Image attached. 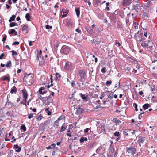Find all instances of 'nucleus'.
<instances>
[{
  "label": "nucleus",
  "mask_w": 157,
  "mask_h": 157,
  "mask_svg": "<svg viewBox=\"0 0 157 157\" xmlns=\"http://www.w3.org/2000/svg\"><path fill=\"white\" fill-rule=\"evenodd\" d=\"M113 94H109L108 95V98L110 99H112L113 98Z\"/></svg>",
  "instance_id": "obj_44"
},
{
  "label": "nucleus",
  "mask_w": 157,
  "mask_h": 157,
  "mask_svg": "<svg viewBox=\"0 0 157 157\" xmlns=\"http://www.w3.org/2000/svg\"><path fill=\"white\" fill-rule=\"evenodd\" d=\"M44 87H41L39 90V91L40 92V93L42 94H44L45 92L44 91H42L43 90H44Z\"/></svg>",
  "instance_id": "obj_22"
},
{
  "label": "nucleus",
  "mask_w": 157,
  "mask_h": 157,
  "mask_svg": "<svg viewBox=\"0 0 157 157\" xmlns=\"http://www.w3.org/2000/svg\"><path fill=\"white\" fill-rule=\"evenodd\" d=\"M112 121L113 122L117 124L121 123V121L116 118H114Z\"/></svg>",
  "instance_id": "obj_15"
},
{
  "label": "nucleus",
  "mask_w": 157,
  "mask_h": 157,
  "mask_svg": "<svg viewBox=\"0 0 157 157\" xmlns=\"http://www.w3.org/2000/svg\"><path fill=\"white\" fill-rule=\"evenodd\" d=\"M4 56H5V54L4 53H2L0 56V59H2Z\"/></svg>",
  "instance_id": "obj_46"
},
{
  "label": "nucleus",
  "mask_w": 157,
  "mask_h": 157,
  "mask_svg": "<svg viewBox=\"0 0 157 157\" xmlns=\"http://www.w3.org/2000/svg\"><path fill=\"white\" fill-rule=\"evenodd\" d=\"M16 17V16L14 15H13L12 16L10 17V19L9 20V22H11L12 21H14Z\"/></svg>",
  "instance_id": "obj_23"
},
{
  "label": "nucleus",
  "mask_w": 157,
  "mask_h": 157,
  "mask_svg": "<svg viewBox=\"0 0 157 157\" xmlns=\"http://www.w3.org/2000/svg\"><path fill=\"white\" fill-rule=\"evenodd\" d=\"M129 131H130V132H129V134H132V135H133L135 134V131L133 130L132 129H129Z\"/></svg>",
  "instance_id": "obj_42"
},
{
  "label": "nucleus",
  "mask_w": 157,
  "mask_h": 157,
  "mask_svg": "<svg viewBox=\"0 0 157 157\" xmlns=\"http://www.w3.org/2000/svg\"><path fill=\"white\" fill-rule=\"evenodd\" d=\"M75 31L76 32H77L78 33H79L81 32V31L79 30L78 29H77Z\"/></svg>",
  "instance_id": "obj_55"
},
{
  "label": "nucleus",
  "mask_w": 157,
  "mask_h": 157,
  "mask_svg": "<svg viewBox=\"0 0 157 157\" xmlns=\"http://www.w3.org/2000/svg\"><path fill=\"white\" fill-rule=\"evenodd\" d=\"M145 140V138L144 137L140 136L139 137L137 142L139 143H143Z\"/></svg>",
  "instance_id": "obj_9"
},
{
  "label": "nucleus",
  "mask_w": 157,
  "mask_h": 157,
  "mask_svg": "<svg viewBox=\"0 0 157 157\" xmlns=\"http://www.w3.org/2000/svg\"><path fill=\"white\" fill-rule=\"evenodd\" d=\"M17 89L16 87L15 86H14L12 88L10 92L12 93H16L17 92Z\"/></svg>",
  "instance_id": "obj_19"
},
{
  "label": "nucleus",
  "mask_w": 157,
  "mask_h": 157,
  "mask_svg": "<svg viewBox=\"0 0 157 157\" xmlns=\"http://www.w3.org/2000/svg\"><path fill=\"white\" fill-rule=\"evenodd\" d=\"M150 106V105L146 103L144 104L143 106V108L144 110H145L147 109H148V107Z\"/></svg>",
  "instance_id": "obj_21"
},
{
  "label": "nucleus",
  "mask_w": 157,
  "mask_h": 157,
  "mask_svg": "<svg viewBox=\"0 0 157 157\" xmlns=\"http://www.w3.org/2000/svg\"><path fill=\"white\" fill-rule=\"evenodd\" d=\"M43 58L41 57V55L38 54L37 56V62H39V64L41 65L42 64Z\"/></svg>",
  "instance_id": "obj_6"
},
{
  "label": "nucleus",
  "mask_w": 157,
  "mask_h": 157,
  "mask_svg": "<svg viewBox=\"0 0 157 157\" xmlns=\"http://www.w3.org/2000/svg\"><path fill=\"white\" fill-rule=\"evenodd\" d=\"M43 117L42 115L40 114L36 118L38 121H40L42 118H43Z\"/></svg>",
  "instance_id": "obj_37"
},
{
  "label": "nucleus",
  "mask_w": 157,
  "mask_h": 157,
  "mask_svg": "<svg viewBox=\"0 0 157 157\" xmlns=\"http://www.w3.org/2000/svg\"><path fill=\"white\" fill-rule=\"evenodd\" d=\"M13 148L15 149V151L17 152H20L21 150V148L19 147L17 144L14 145Z\"/></svg>",
  "instance_id": "obj_10"
},
{
  "label": "nucleus",
  "mask_w": 157,
  "mask_h": 157,
  "mask_svg": "<svg viewBox=\"0 0 157 157\" xmlns=\"http://www.w3.org/2000/svg\"><path fill=\"white\" fill-rule=\"evenodd\" d=\"M133 105L135 108V110L136 111H138V109H137V105L136 103H134Z\"/></svg>",
  "instance_id": "obj_40"
},
{
  "label": "nucleus",
  "mask_w": 157,
  "mask_h": 157,
  "mask_svg": "<svg viewBox=\"0 0 157 157\" xmlns=\"http://www.w3.org/2000/svg\"><path fill=\"white\" fill-rule=\"evenodd\" d=\"M114 135L116 136H118L120 135L119 132H116L114 133Z\"/></svg>",
  "instance_id": "obj_47"
},
{
  "label": "nucleus",
  "mask_w": 157,
  "mask_h": 157,
  "mask_svg": "<svg viewBox=\"0 0 157 157\" xmlns=\"http://www.w3.org/2000/svg\"><path fill=\"white\" fill-rule=\"evenodd\" d=\"M143 92L142 91H140L139 92V94L140 95H142L143 94Z\"/></svg>",
  "instance_id": "obj_63"
},
{
  "label": "nucleus",
  "mask_w": 157,
  "mask_h": 157,
  "mask_svg": "<svg viewBox=\"0 0 157 157\" xmlns=\"http://www.w3.org/2000/svg\"><path fill=\"white\" fill-rule=\"evenodd\" d=\"M146 114V112H142L140 113L139 115L138 118L139 119H141L142 117L144 116V115Z\"/></svg>",
  "instance_id": "obj_27"
},
{
  "label": "nucleus",
  "mask_w": 157,
  "mask_h": 157,
  "mask_svg": "<svg viewBox=\"0 0 157 157\" xmlns=\"http://www.w3.org/2000/svg\"><path fill=\"white\" fill-rule=\"evenodd\" d=\"M143 36L142 33H140L139 31H138L135 33V38L137 41L141 42L143 41V38H142Z\"/></svg>",
  "instance_id": "obj_2"
},
{
  "label": "nucleus",
  "mask_w": 157,
  "mask_h": 157,
  "mask_svg": "<svg viewBox=\"0 0 157 157\" xmlns=\"http://www.w3.org/2000/svg\"><path fill=\"white\" fill-rule=\"evenodd\" d=\"M136 151V148L132 147L127 148V151L128 152V153L134 154Z\"/></svg>",
  "instance_id": "obj_4"
},
{
  "label": "nucleus",
  "mask_w": 157,
  "mask_h": 157,
  "mask_svg": "<svg viewBox=\"0 0 157 157\" xmlns=\"http://www.w3.org/2000/svg\"><path fill=\"white\" fill-rule=\"evenodd\" d=\"M83 110V109L81 108L80 107H79L77 109L76 112L78 114H80L82 113Z\"/></svg>",
  "instance_id": "obj_26"
},
{
  "label": "nucleus",
  "mask_w": 157,
  "mask_h": 157,
  "mask_svg": "<svg viewBox=\"0 0 157 157\" xmlns=\"http://www.w3.org/2000/svg\"><path fill=\"white\" fill-rule=\"evenodd\" d=\"M137 70L136 69V68H133V72H134V73H136L137 72Z\"/></svg>",
  "instance_id": "obj_58"
},
{
  "label": "nucleus",
  "mask_w": 157,
  "mask_h": 157,
  "mask_svg": "<svg viewBox=\"0 0 157 157\" xmlns=\"http://www.w3.org/2000/svg\"><path fill=\"white\" fill-rule=\"evenodd\" d=\"M51 146L52 147V148H54L55 147L56 144H55L53 143L51 145Z\"/></svg>",
  "instance_id": "obj_53"
},
{
  "label": "nucleus",
  "mask_w": 157,
  "mask_h": 157,
  "mask_svg": "<svg viewBox=\"0 0 157 157\" xmlns=\"http://www.w3.org/2000/svg\"><path fill=\"white\" fill-rule=\"evenodd\" d=\"M58 121V120H56L54 122L53 126L56 128H57L59 125V122Z\"/></svg>",
  "instance_id": "obj_17"
},
{
  "label": "nucleus",
  "mask_w": 157,
  "mask_h": 157,
  "mask_svg": "<svg viewBox=\"0 0 157 157\" xmlns=\"http://www.w3.org/2000/svg\"><path fill=\"white\" fill-rule=\"evenodd\" d=\"M22 91L23 93V97L24 98V99H27L28 94L26 90L25 89H23L22 90Z\"/></svg>",
  "instance_id": "obj_7"
},
{
  "label": "nucleus",
  "mask_w": 157,
  "mask_h": 157,
  "mask_svg": "<svg viewBox=\"0 0 157 157\" xmlns=\"http://www.w3.org/2000/svg\"><path fill=\"white\" fill-rule=\"evenodd\" d=\"M45 111L47 113L48 115H50L51 113V112L49 111V109L48 108H46L45 109Z\"/></svg>",
  "instance_id": "obj_34"
},
{
  "label": "nucleus",
  "mask_w": 157,
  "mask_h": 157,
  "mask_svg": "<svg viewBox=\"0 0 157 157\" xmlns=\"http://www.w3.org/2000/svg\"><path fill=\"white\" fill-rule=\"evenodd\" d=\"M22 30L23 31L25 32V33H28V25L27 24L24 25L22 28Z\"/></svg>",
  "instance_id": "obj_11"
},
{
  "label": "nucleus",
  "mask_w": 157,
  "mask_h": 157,
  "mask_svg": "<svg viewBox=\"0 0 157 157\" xmlns=\"http://www.w3.org/2000/svg\"><path fill=\"white\" fill-rule=\"evenodd\" d=\"M110 151L111 153H113L114 152V150L113 148H111L110 149Z\"/></svg>",
  "instance_id": "obj_51"
},
{
  "label": "nucleus",
  "mask_w": 157,
  "mask_h": 157,
  "mask_svg": "<svg viewBox=\"0 0 157 157\" xmlns=\"http://www.w3.org/2000/svg\"><path fill=\"white\" fill-rule=\"evenodd\" d=\"M12 66L11 62L10 61H8L7 63L5 65V66L7 67H10Z\"/></svg>",
  "instance_id": "obj_28"
},
{
  "label": "nucleus",
  "mask_w": 157,
  "mask_h": 157,
  "mask_svg": "<svg viewBox=\"0 0 157 157\" xmlns=\"http://www.w3.org/2000/svg\"><path fill=\"white\" fill-rule=\"evenodd\" d=\"M25 17L27 21H29L30 20L31 17L30 16V15L29 13H28L26 14Z\"/></svg>",
  "instance_id": "obj_29"
},
{
  "label": "nucleus",
  "mask_w": 157,
  "mask_h": 157,
  "mask_svg": "<svg viewBox=\"0 0 157 157\" xmlns=\"http://www.w3.org/2000/svg\"><path fill=\"white\" fill-rule=\"evenodd\" d=\"M15 30L13 29L10 30L9 31V34H12L15 32Z\"/></svg>",
  "instance_id": "obj_39"
},
{
  "label": "nucleus",
  "mask_w": 157,
  "mask_h": 157,
  "mask_svg": "<svg viewBox=\"0 0 157 157\" xmlns=\"http://www.w3.org/2000/svg\"><path fill=\"white\" fill-rule=\"evenodd\" d=\"M71 67V62H67L66 63L64 68L65 69L69 70Z\"/></svg>",
  "instance_id": "obj_8"
},
{
  "label": "nucleus",
  "mask_w": 157,
  "mask_h": 157,
  "mask_svg": "<svg viewBox=\"0 0 157 157\" xmlns=\"http://www.w3.org/2000/svg\"><path fill=\"white\" fill-rule=\"evenodd\" d=\"M32 110L34 112H36V108H33L32 109Z\"/></svg>",
  "instance_id": "obj_62"
},
{
  "label": "nucleus",
  "mask_w": 157,
  "mask_h": 157,
  "mask_svg": "<svg viewBox=\"0 0 157 157\" xmlns=\"http://www.w3.org/2000/svg\"><path fill=\"white\" fill-rule=\"evenodd\" d=\"M86 30L87 32L90 34L93 35L94 33L93 31V30L90 27H86Z\"/></svg>",
  "instance_id": "obj_13"
},
{
  "label": "nucleus",
  "mask_w": 157,
  "mask_h": 157,
  "mask_svg": "<svg viewBox=\"0 0 157 157\" xmlns=\"http://www.w3.org/2000/svg\"><path fill=\"white\" fill-rule=\"evenodd\" d=\"M79 95L81 96L82 98L84 101H87L88 100V97L87 95L86 96L85 94H83L82 93H80Z\"/></svg>",
  "instance_id": "obj_12"
},
{
  "label": "nucleus",
  "mask_w": 157,
  "mask_h": 157,
  "mask_svg": "<svg viewBox=\"0 0 157 157\" xmlns=\"http://www.w3.org/2000/svg\"><path fill=\"white\" fill-rule=\"evenodd\" d=\"M52 26H50V25H46V28L47 29H52Z\"/></svg>",
  "instance_id": "obj_45"
},
{
  "label": "nucleus",
  "mask_w": 157,
  "mask_h": 157,
  "mask_svg": "<svg viewBox=\"0 0 157 157\" xmlns=\"http://www.w3.org/2000/svg\"><path fill=\"white\" fill-rule=\"evenodd\" d=\"M34 76L33 74H26L24 77L23 80L28 86H31L34 82Z\"/></svg>",
  "instance_id": "obj_1"
},
{
  "label": "nucleus",
  "mask_w": 157,
  "mask_h": 157,
  "mask_svg": "<svg viewBox=\"0 0 157 157\" xmlns=\"http://www.w3.org/2000/svg\"><path fill=\"white\" fill-rule=\"evenodd\" d=\"M8 2L9 4L11 5L12 4V1L11 0H9Z\"/></svg>",
  "instance_id": "obj_60"
},
{
  "label": "nucleus",
  "mask_w": 157,
  "mask_h": 157,
  "mask_svg": "<svg viewBox=\"0 0 157 157\" xmlns=\"http://www.w3.org/2000/svg\"><path fill=\"white\" fill-rule=\"evenodd\" d=\"M141 45L144 48H148V44L146 43L145 42H144V43H141Z\"/></svg>",
  "instance_id": "obj_30"
},
{
  "label": "nucleus",
  "mask_w": 157,
  "mask_h": 157,
  "mask_svg": "<svg viewBox=\"0 0 157 157\" xmlns=\"http://www.w3.org/2000/svg\"><path fill=\"white\" fill-rule=\"evenodd\" d=\"M2 80L4 81H6V80H7L8 82H9L10 80V77L9 76H3L2 77Z\"/></svg>",
  "instance_id": "obj_25"
},
{
  "label": "nucleus",
  "mask_w": 157,
  "mask_h": 157,
  "mask_svg": "<svg viewBox=\"0 0 157 157\" xmlns=\"http://www.w3.org/2000/svg\"><path fill=\"white\" fill-rule=\"evenodd\" d=\"M112 82L111 80L107 81L106 82V85L108 87L112 84Z\"/></svg>",
  "instance_id": "obj_35"
},
{
  "label": "nucleus",
  "mask_w": 157,
  "mask_h": 157,
  "mask_svg": "<svg viewBox=\"0 0 157 157\" xmlns=\"http://www.w3.org/2000/svg\"><path fill=\"white\" fill-rule=\"evenodd\" d=\"M143 16L144 17H146L147 18H148V17L147 13H144Z\"/></svg>",
  "instance_id": "obj_52"
},
{
  "label": "nucleus",
  "mask_w": 157,
  "mask_h": 157,
  "mask_svg": "<svg viewBox=\"0 0 157 157\" xmlns=\"http://www.w3.org/2000/svg\"><path fill=\"white\" fill-rule=\"evenodd\" d=\"M152 4V3L151 2V1L147 2L145 6L147 7H148L149 6H151Z\"/></svg>",
  "instance_id": "obj_32"
},
{
  "label": "nucleus",
  "mask_w": 157,
  "mask_h": 157,
  "mask_svg": "<svg viewBox=\"0 0 157 157\" xmlns=\"http://www.w3.org/2000/svg\"><path fill=\"white\" fill-rule=\"evenodd\" d=\"M106 72V68L105 67L101 69V72L103 73H105Z\"/></svg>",
  "instance_id": "obj_49"
},
{
  "label": "nucleus",
  "mask_w": 157,
  "mask_h": 157,
  "mask_svg": "<svg viewBox=\"0 0 157 157\" xmlns=\"http://www.w3.org/2000/svg\"><path fill=\"white\" fill-rule=\"evenodd\" d=\"M75 12L76 13L77 16L79 17L80 14V9L79 8H77L75 9Z\"/></svg>",
  "instance_id": "obj_31"
},
{
  "label": "nucleus",
  "mask_w": 157,
  "mask_h": 157,
  "mask_svg": "<svg viewBox=\"0 0 157 157\" xmlns=\"http://www.w3.org/2000/svg\"><path fill=\"white\" fill-rule=\"evenodd\" d=\"M53 44L55 48H57L59 46V43L57 40H55Z\"/></svg>",
  "instance_id": "obj_20"
},
{
  "label": "nucleus",
  "mask_w": 157,
  "mask_h": 157,
  "mask_svg": "<svg viewBox=\"0 0 157 157\" xmlns=\"http://www.w3.org/2000/svg\"><path fill=\"white\" fill-rule=\"evenodd\" d=\"M19 44V42H17V41L13 43V44L14 45H18Z\"/></svg>",
  "instance_id": "obj_57"
},
{
  "label": "nucleus",
  "mask_w": 157,
  "mask_h": 157,
  "mask_svg": "<svg viewBox=\"0 0 157 157\" xmlns=\"http://www.w3.org/2000/svg\"><path fill=\"white\" fill-rule=\"evenodd\" d=\"M89 130V128H87L84 130V132H88Z\"/></svg>",
  "instance_id": "obj_59"
},
{
  "label": "nucleus",
  "mask_w": 157,
  "mask_h": 157,
  "mask_svg": "<svg viewBox=\"0 0 157 157\" xmlns=\"http://www.w3.org/2000/svg\"><path fill=\"white\" fill-rule=\"evenodd\" d=\"M152 156L153 157H157V155L155 153H154L152 155Z\"/></svg>",
  "instance_id": "obj_54"
},
{
  "label": "nucleus",
  "mask_w": 157,
  "mask_h": 157,
  "mask_svg": "<svg viewBox=\"0 0 157 157\" xmlns=\"http://www.w3.org/2000/svg\"><path fill=\"white\" fill-rule=\"evenodd\" d=\"M21 130H23L24 132H25L26 130V127L24 125H22L21 128Z\"/></svg>",
  "instance_id": "obj_41"
},
{
  "label": "nucleus",
  "mask_w": 157,
  "mask_h": 157,
  "mask_svg": "<svg viewBox=\"0 0 157 157\" xmlns=\"http://www.w3.org/2000/svg\"><path fill=\"white\" fill-rule=\"evenodd\" d=\"M46 148L47 149H52V147H51V146H48V147H46Z\"/></svg>",
  "instance_id": "obj_56"
},
{
  "label": "nucleus",
  "mask_w": 157,
  "mask_h": 157,
  "mask_svg": "<svg viewBox=\"0 0 157 157\" xmlns=\"http://www.w3.org/2000/svg\"><path fill=\"white\" fill-rule=\"evenodd\" d=\"M129 132H130V131L128 129H126L123 131V133L126 136H128V135L129 134Z\"/></svg>",
  "instance_id": "obj_16"
},
{
  "label": "nucleus",
  "mask_w": 157,
  "mask_h": 157,
  "mask_svg": "<svg viewBox=\"0 0 157 157\" xmlns=\"http://www.w3.org/2000/svg\"><path fill=\"white\" fill-rule=\"evenodd\" d=\"M73 25V22L71 21H68L67 23V25L69 28H71Z\"/></svg>",
  "instance_id": "obj_24"
},
{
  "label": "nucleus",
  "mask_w": 157,
  "mask_h": 157,
  "mask_svg": "<svg viewBox=\"0 0 157 157\" xmlns=\"http://www.w3.org/2000/svg\"><path fill=\"white\" fill-rule=\"evenodd\" d=\"M68 10L65 9H63L61 14V17H65L68 13Z\"/></svg>",
  "instance_id": "obj_5"
},
{
  "label": "nucleus",
  "mask_w": 157,
  "mask_h": 157,
  "mask_svg": "<svg viewBox=\"0 0 157 157\" xmlns=\"http://www.w3.org/2000/svg\"><path fill=\"white\" fill-rule=\"evenodd\" d=\"M33 117V114H30L28 115V118L30 119Z\"/></svg>",
  "instance_id": "obj_50"
},
{
  "label": "nucleus",
  "mask_w": 157,
  "mask_h": 157,
  "mask_svg": "<svg viewBox=\"0 0 157 157\" xmlns=\"http://www.w3.org/2000/svg\"><path fill=\"white\" fill-rule=\"evenodd\" d=\"M61 77V75L59 73L57 72H56V77L55 78V79L56 80H59L60 79Z\"/></svg>",
  "instance_id": "obj_14"
},
{
  "label": "nucleus",
  "mask_w": 157,
  "mask_h": 157,
  "mask_svg": "<svg viewBox=\"0 0 157 157\" xmlns=\"http://www.w3.org/2000/svg\"><path fill=\"white\" fill-rule=\"evenodd\" d=\"M7 38V36L6 35H5L2 40L4 43L5 42V41L6 40Z\"/></svg>",
  "instance_id": "obj_43"
},
{
  "label": "nucleus",
  "mask_w": 157,
  "mask_h": 157,
  "mask_svg": "<svg viewBox=\"0 0 157 157\" xmlns=\"http://www.w3.org/2000/svg\"><path fill=\"white\" fill-rule=\"evenodd\" d=\"M70 50V47L66 45L63 46L61 48L62 52L66 55L69 53Z\"/></svg>",
  "instance_id": "obj_3"
},
{
  "label": "nucleus",
  "mask_w": 157,
  "mask_h": 157,
  "mask_svg": "<svg viewBox=\"0 0 157 157\" xmlns=\"http://www.w3.org/2000/svg\"><path fill=\"white\" fill-rule=\"evenodd\" d=\"M66 129L65 125L64 124H63L60 130V132H63Z\"/></svg>",
  "instance_id": "obj_36"
},
{
  "label": "nucleus",
  "mask_w": 157,
  "mask_h": 157,
  "mask_svg": "<svg viewBox=\"0 0 157 157\" xmlns=\"http://www.w3.org/2000/svg\"><path fill=\"white\" fill-rule=\"evenodd\" d=\"M87 141V138L86 137H82L80 139V142L81 143H83L84 141Z\"/></svg>",
  "instance_id": "obj_18"
},
{
  "label": "nucleus",
  "mask_w": 157,
  "mask_h": 157,
  "mask_svg": "<svg viewBox=\"0 0 157 157\" xmlns=\"http://www.w3.org/2000/svg\"><path fill=\"white\" fill-rule=\"evenodd\" d=\"M6 6L7 9H9L10 8V6L9 5L7 4H6Z\"/></svg>",
  "instance_id": "obj_64"
},
{
  "label": "nucleus",
  "mask_w": 157,
  "mask_h": 157,
  "mask_svg": "<svg viewBox=\"0 0 157 157\" xmlns=\"http://www.w3.org/2000/svg\"><path fill=\"white\" fill-rule=\"evenodd\" d=\"M11 52H12V55L13 56H14V55H17V53L16 52L14 51V50H12L11 51Z\"/></svg>",
  "instance_id": "obj_48"
},
{
  "label": "nucleus",
  "mask_w": 157,
  "mask_h": 157,
  "mask_svg": "<svg viewBox=\"0 0 157 157\" xmlns=\"http://www.w3.org/2000/svg\"><path fill=\"white\" fill-rule=\"evenodd\" d=\"M26 100L24 99L21 102V104H22L23 105H25L26 106H27V105L26 104Z\"/></svg>",
  "instance_id": "obj_38"
},
{
  "label": "nucleus",
  "mask_w": 157,
  "mask_h": 157,
  "mask_svg": "<svg viewBox=\"0 0 157 157\" xmlns=\"http://www.w3.org/2000/svg\"><path fill=\"white\" fill-rule=\"evenodd\" d=\"M32 41H29V45L30 46H31L32 45Z\"/></svg>",
  "instance_id": "obj_61"
},
{
  "label": "nucleus",
  "mask_w": 157,
  "mask_h": 157,
  "mask_svg": "<svg viewBox=\"0 0 157 157\" xmlns=\"http://www.w3.org/2000/svg\"><path fill=\"white\" fill-rule=\"evenodd\" d=\"M17 24L15 22H12L9 24V26L10 27H12L15 26H17Z\"/></svg>",
  "instance_id": "obj_33"
}]
</instances>
